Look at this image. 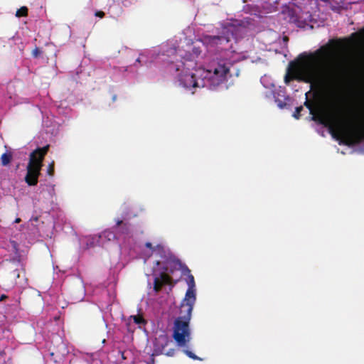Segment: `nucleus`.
I'll return each mask as SVG.
<instances>
[{"instance_id":"f257e3e1","label":"nucleus","mask_w":364,"mask_h":364,"mask_svg":"<svg viewBox=\"0 0 364 364\" xmlns=\"http://www.w3.org/2000/svg\"><path fill=\"white\" fill-rule=\"evenodd\" d=\"M331 57V48L328 46L309 54H300L295 60L289 63L284 76L285 83L296 80L321 89L334 90L340 85L342 77L341 72L326 64Z\"/></svg>"},{"instance_id":"f03ea898","label":"nucleus","mask_w":364,"mask_h":364,"mask_svg":"<svg viewBox=\"0 0 364 364\" xmlns=\"http://www.w3.org/2000/svg\"><path fill=\"white\" fill-rule=\"evenodd\" d=\"M304 105L309 110L312 120L327 127L332 136L342 139L344 144L350 145L364 141V127L355 126L349 121L343 107L333 105L326 109L318 108L314 102L307 98Z\"/></svg>"},{"instance_id":"7ed1b4c3","label":"nucleus","mask_w":364,"mask_h":364,"mask_svg":"<svg viewBox=\"0 0 364 364\" xmlns=\"http://www.w3.org/2000/svg\"><path fill=\"white\" fill-rule=\"evenodd\" d=\"M187 284L188 289L180 307L181 316L176 318L173 328V338L180 347L186 346L191 340L189 323L196 299L194 277L191 274L188 276Z\"/></svg>"},{"instance_id":"20e7f679","label":"nucleus","mask_w":364,"mask_h":364,"mask_svg":"<svg viewBox=\"0 0 364 364\" xmlns=\"http://www.w3.org/2000/svg\"><path fill=\"white\" fill-rule=\"evenodd\" d=\"M233 27H225L218 36H205L203 39H198L187 45L185 55H181L184 62H189L192 68L196 65L194 60L202 56L204 50L208 47H215L218 49H228V44L235 38Z\"/></svg>"},{"instance_id":"39448f33","label":"nucleus","mask_w":364,"mask_h":364,"mask_svg":"<svg viewBox=\"0 0 364 364\" xmlns=\"http://www.w3.org/2000/svg\"><path fill=\"white\" fill-rule=\"evenodd\" d=\"M191 68H192L191 66L183 61L172 62L168 65V71L176 75L180 84L184 87L191 89L205 87L206 82H204V78L200 77L198 69L191 72Z\"/></svg>"},{"instance_id":"423d86ee","label":"nucleus","mask_w":364,"mask_h":364,"mask_svg":"<svg viewBox=\"0 0 364 364\" xmlns=\"http://www.w3.org/2000/svg\"><path fill=\"white\" fill-rule=\"evenodd\" d=\"M161 258L162 261L156 262V266L163 264L161 272L154 279V290L156 293H159L164 285H173V279L170 274L183 267L181 262L169 252H166Z\"/></svg>"},{"instance_id":"0eeeda50","label":"nucleus","mask_w":364,"mask_h":364,"mask_svg":"<svg viewBox=\"0 0 364 364\" xmlns=\"http://www.w3.org/2000/svg\"><path fill=\"white\" fill-rule=\"evenodd\" d=\"M230 72V63L224 60L218 62L209 69L198 68L200 77L204 78L206 86L215 88L227 81V75Z\"/></svg>"},{"instance_id":"6e6552de","label":"nucleus","mask_w":364,"mask_h":364,"mask_svg":"<svg viewBox=\"0 0 364 364\" xmlns=\"http://www.w3.org/2000/svg\"><path fill=\"white\" fill-rule=\"evenodd\" d=\"M49 149V145L38 148L30 154L25 181L28 186H36L38 181L43 161Z\"/></svg>"},{"instance_id":"1a4fd4ad","label":"nucleus","mask_w":364,"mask_h":364,"mask_svg":"<svg viewBox=\"0 0 364 364\" xmlns=\"http://www.w3.org/2000/svg\"><path fill=\"white\" fill-rule=\"evenodd\" d=\"M3 265L5 268L2 279L3 285L6 289H12L18 284L21 273L24 272L25 269L19 259L6 262Z\"/></svg>"},{"instance_id":"9d476101","label":"nucleus","mask_w":364,"mask_h":364,"mask_svg":"<svg viewBox=\"0 0 364 364\" xmlns=\"http://www.w3.org/2000/svg\"><path fill=\"white\" fill-rule=\"evenodd\" d=\"M116 225L113 227L116 230L117 234L128 235L130 232L131 225L128 222H124L121 219H116Z\"/></svg>"},{"instance_id":"9b49d317","label":"nucleus","mask_w":364,"mask_h":364,"mask_svg":"<svg viewBox=\"0 0 364 364\" xmlns=\"http://www.w3.org/2000/svg\"><path fill=\"white\" fill-rule=\"evenodd\" d=\"M100 238L102 241H113L117 239V233L113 230L107 229L100 235Z\"/></svg>"},{"instance_id":"f8f14e48","label":"nucleus","mask_w":364,"mask_h":364,"mask_svg":"<svg viewBox=\"0 0 364 364\" xmlns=\"http://www.w3.org/2000/svg\"><path fill=\"white\" fill-rule=\"evenodd\" d=\"M145 246L147 248L151 250L153 252H156L160 256V257H163V255H165V252H166L164 247L161 245L153 247L151 242H146Z\"/></svg>"},{"instance_id":"ddd939ff","label":"nucleus","mask_w":364,"mask_h":364,"mask_svg":"<svg viewBox=\"0 0 364 364\" xmlns=\"http://www.w3.org/2000/svg\"><path fill=\"white\" fill-rule=\"evenodd\" d=\"M12 159L11 153H4L1 156V161L3 166H7Z\"/></svg>"},{"instance_id":"4468645a","label":"nucleus","mask_w":364,"mask_h":364,"mask_svg":"<svg viewBox=\"0 0 364 364\" xmlns=\"http://www.w3.org/2000/svg\"><path fill=\"white\" fill-rule=\"evenodd\" d=\"M28 16V9L26 6H22L16 11V17H23Z\"/></svg>"},{"instance_id":"2eb2a0df","label":"nucleus","mask_w":364,"mask_h":364,"mask_svg":"<svg viewBox=\"0 0 364 364\" xmlns=\"http://www.w3.org/2000/svg\"><path fill=\"white\" fill-rule=\"evenodd\" d=\"M132 318H133L134 323L136 324H141L145 323V320L140 315L132 316Z\"/></svg>"},{"instance_id":"dca6fc26","label":"nucleus","mask_w":364,"mask_h":364,"mask_svg":"<svg viewBox=\"0 0 364 364\" xmlns=\"http://www.w3.org/2000/svg\"><path fill=\"white\" fill-rule=\"evenodd\" d=\"M304 109L303 107L302 106H299V107H297L295 109V112H294L293 114V117L296 119H299L300 116H301V111Z\"/></svg>"},{"instance_id":"f3484780","label":"nucleus","mask_w":364,"mask_h":364,"mask_svg":"<svg viewBox=\"0 0 364 364\" xmlns=\"http://www.w3.org/2000/svg\"><path fill=\"white\" fill-rule=\"evenodd\" d=\"M183 353L188 356L189 358L193 359V360H201L200 358H198L197 355H196L193 352L185 349L183 350Z\"/></svg>"},{"instance_id":"a211bd4d","label":"nucleus","mask_w":364,"mask_h":364,"mask_svg":"<svg viewBox=\"0 0 364 364\" xmlns=\"http://www.w3.org/2000/svg\"><path fill=\"white\" fill-rule=\"evenodd\" d=\"M47 172L49 176H53V174H54V162L53 161L48 165Z\"/></svg>"},{"instance_id":"6ab92c4d","label":"nucleus","mask_w":364,"mask_h":364,"mask_svg":"<svg viewBox=\"0 0 364 364\" xmlns=\"http://www.w3.org/2000/svg\"><path fill=\"white\" fill-rule=\"evenodd\" d=\"M41 51L40 50L39 48L36 47L33 51H32V55L34 58H38L40 54H41Z\"/></svg>"},{"instance_id":"aec40b11","label":"nucleus","mask_w":364,"mask_h":364,"mask_svg":"<svg viewBox=\"0 0 364 364\" xmlns=\"http://www.w3.org/2000/svg\"><path fill=\"white\" fill-rule=\"evenodd\" d=\"M165 354L167 356L172 357L175 355V349H173V348L169 349Z\"/></svg>"},{"instance_id":"412c9836","label":"nucleus","mask_w":364,"mask_h":364,"mask_svg":"<svg viewBox=\"0 0 364 364\" xmlns=\"http://www.w3.org/2000/svg\"><path fill=\"white\" fill-rule=\"evenodd\" d=\"M11 244L12 247L15 250V252L17 253L18 247V243L16 241H11Z\"/></svg>"},{"instance_id":"4be33fe9","label":"nucleus","mask_w":364,"mask_h":364,"mask_svg":"<svg viewBox=\"0 0 364 364\" xmlns=\"http://www.w3.org/2000/svg\"><path fill=\"white\" fill-rule=\"evenodd\" d=\"M105 14L102 11H98L95 12V16L100 18H103Z\"/></svg>"},{"instance_id":"5701e85b","label":"nucleus","mask_w":364,"mask_h":364,"mask_svg":"<svg viewBox=\"0 0 364 364\" xmlns=\"http://www.w3.org/2000/svg\"><path fill=\"white\" fill-rule=\"evenodd\" d=\"M7 298H8V296L6 294H2L0 296V302L5 301Z\"/></svg>"},{"instance_id":"b1692460","label":"nucleus","mask_w":364,"mask_h":364,"mask_svg":"<svg viewBox=\"0 0 364 364\" xmlns=\"http://www.w3.org/2000/svg\"><path fill=\"white\" fill-rule=\"evenodd\" d=\"M278 106H279L280 108H284V106H285V103H282V102H279L278 103Z\"/></svg>"},{"instance_id":"393cba45","label":"nucleus","mask_w":364,"mask_h":364,"mask_svg":"<svg viewBox=\"0 0 364 364\" xmlns=\"http://www.w3.org/2000/svg\"><path fill=\"white\" fill-rule=\"evenodd\" d=\"M21 218H17L15 220V221H14V222H15L16 223H20V222H21Z\"/></svg>"},{"instance_id":"a878e982","label":"nucleus","mask_w":364,"mask_h":364,"mask_svg":"<svg viewBox=\"0 0 364 364\" xmlns=\"http://www.w3.org/2000/svg\"><path fill=\"white\" fill-rule=\"evenodd\" d=\"M136 63H141V57H139V58L136 60Z\"/></svg>"},{"instance_id":"bb28decb","label":"nucleus","mask_w":364,"mask_h":364,"mask_svg":"<svg viewBox=\"0 0 364 364\" xmlns=\"http://www.w3.org/2000/svg\"><path fill=\"white\" fill-rule=\"evenodd\" d=\"M186 270L188 272V273H190V270L188 268L186 267Z\"/></svg>"}]
</instances>
